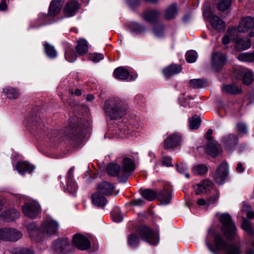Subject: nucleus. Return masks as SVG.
<instances>
[{
	"label": "nucleus",
	"instance_id": "obj_23",
	"mask_svg": "<svg viewBox=\"0 0 254 254\" xmlns=\"http://www.w3.org/2000/svg\"><path fill=\"white\" fill-rule=\"evenodd\" d=\"M114 188L113 184L103 182L97 186V191L104 195H108L112 194Z\"/></svg>",
	"mask_w": 254,
	"mask_h": 254
},
{
	"label": "nucleus",
	"instance_id": "obj_22",
	"mask_svg": "<svg viewBox=\"0 0 254 254\" xmlns=\"http://www.w3.org/2000/svg\"><path fill=\"white\" fill-rule=\"evenodd\" d=\"M239 37L238 34L237 30L235 27L229 28L227 30V34L223 37L222 40L224 45L228 44L231 41H235Z\"/></svg>",
	"mask_w": 254,
	"mask_h": 254
},
{
	"label": "nucleus",
	"instance_id": "obj_62",
	"mask_svg": "<svg viewBox=\"0 0 254 254\" xmlns=\"http://www.w3.org/2000/svg\"><path fill=\"white\" fill-rule=\"evenodd\" d=\"M7 8L6 0H2L0 3V10H4Z\"/></svg>",
	"mask_w": 254,
	"mask_h": 254
},
{
	"label": "nucleus",
	"instance_id": "obj_43",
	"mask_svg": "<svg viewBox=\"0 0 254 254\" xmlns=\"http://www.w3.org/2000/svg\"><path fill=\"white\" fill-rule=\"evenodd\" d=\"M208 171L207 166L203 164H199L195 166L192 170L193 173L196 175H201Z\"/></svg>",
	"mask_w": 254,
	"mask_h": 254
},
{
	"label": "nucleus",
	"instance_id": "obj_45",
	"mask_svg": "<svg viewBox=\"0 0 254 254\" xmlns=\"http://www.w3.org/2000/svg\"><path fill=\"white\" fill-rule=\"evenodd\" d=\"M44 46L45 52L49 57L55 58L57 56V52L53 46L47 43H45Z\"/></svg>",
	"mask_w": 254,
	"mask_h": 254
},
{
	"label": "nucleus",
	"instance_id": "obj_25",
	"mask_svg": "<svg viewBox=\"0 0 254 254\" xmlns=\"http://www.w3.org/2000/svg\"><path fill=\"white\" fill-rule=\"evenodd\" d=\"M91 198L93 204L98 207H103L107 203L105 195L98 191L92 195Z\"/></svg>",
	"mask_w": 254,
	"mask_h": 254
},
{
	"label": "nucleus",
	"instance_id": "obj_4",
	"mask_svg": "<svg viewBox=\"0 0 254 254\" xmlns=\"http://www.w3.org/2000/svg\"><path fill=\"white\" fill-rule=\"evenodd\" d=\"M219 219L222 224L221 230L224 236L229 239L234 238L236 236V227L230 215L223 213L220 215Z\"/></svg>",
	"mask_w": 254,
	"mask_h": 254
},
{
	"label": "nucleus",
	"instance_id": "obj_9",
	"mask_svg": "<svg viewBox=\"0 0 254 254\" xmlns=\"http://www.w3.org/2000/svg\"><path fill=\"white\" fill-rule=\"evenodd\" d=\"M228 175V164L223 163L220 165L215 171L213 175V179L215 182L219 184H222Z\"/></svg>",
	"mask_w": 254,
	"mask_h": 254
},
{
	"label": "nucleus",
	"instance_id": "obj_26",
	"mask_svg": "<svg viewBox=\"0 0 254 254\" xmlns=\"http://www.w3.org/2000/svg\"><path fill=\"white\" fill-rule=\"evenodd\" d=\"M156 197L162 204H168L171 201L172 195L170 191L165 189L157 192Z\"/></svg>",
	"mask_w": 254,
	"mask_h": 254
},
{
	"label": "nucleus",
	"instance_id": "obj_49",
	"mask_svg": "<svg viewBox=\"0 0 254 254\" xmlns=\"http://www.w3.org/2000/svg\"><path fill=\"white\" fill-rule=\"evenodd\" d=\"M241 211L245 213L248 218L250 219L254 218V212L251 210V207L249 205L244 204Z\"/></svg>",
	"mask_w": 254,
	"mask_h": 254
},
{
	"label": "nucleus",
	"instance_id": "obj_64",
	"mask_svg": "<svg viewBox=\"0 0 254 254\" xmlns=\"http://www.w3.org/2000/svg\"><path fill=\"white\" fill-rule=\"evenodd\" d=\"M94 98V97L92 95H88L86 97V100L88 101H92Z\"/></svg>",
	"mask_w": 254,
	"mask_h": 254
},
{
	"label": "nucleus",
	"instance_id": "obj_48",
	"mask_svg": "<svg viewBox=\"0 0 254 254\" xmlns=\"http://www.w3.org/2000/svg\"><path fill=\"white\" fill-rule=\"evenodd\" d=\"M206 84L205 81L202 79H191L190 81V85L194 88H200Z\"/></svg>",
	"mask_w": 254,
	"mask_h": 254
},
{
	"label": "nucleus",
	"instance_id": "obj_6",
	"mask_svg": "<svg viewBox=\"0 0 254 254\" xmlns=\"http://www.w3.org/2000/svg\"><path fill=\"white\" fill-rule=\"evenodd\" d=\"M22 237V233L13 228L0 229V241H17Z\"/></svg>",
	"mask_w": 254,
	"mask_h": 254
},
{
	"label": "nucleus",
	"instance_id": "obj_53",
	"mask_svg": "<svg viewBox=\"0 0 254 254\" xmlns=\"http://www.w3.org/2000/svg\"><path fill=\"white\" fill-rule=\"evenodd\" d=\"M163 30L164 28L161 25L156 26L153 29V33L158 37H161L163 35Z\"/></svg>",
	"mask_w": 254,
	"mask_h": 254
},
{
	"label": "nucleus",
	"instance_id": "obj_13",
	"mask_svg": "<svg viewBox=\"0 0 254 254\" xmlns=\"http://www.w3.org/2000/svg\"><path fill=\"white\" fill-rule=\"evenodd\" d=\"M24 214L29 218H35L39 214L40 208L38 204L29 203L25 204L22 207Z\"/></svg>",
	"mask_w": 254,
	"mask_h": 254
},
{
	"label": "nucleus",
	"instance_id": "obj_19",
	"mask_svg": "<svg viewBox=\"0 0 254 254\" xmlns=\"http://www.w3.org/2000/svg\"><path fill=\"white\" fill-rule=\"evenodd\" d=\"M74 168H71L67 172L66 176L67 189L69 192L74 194L76 192L78 186L73 180Z\"/></svg>",
	"mask_w": 254,
	"mask_h": 254
},
{
	"label": "nucleus",
	"instance_id": "obj_46",
	"mask_svg": "<svg viewBox=\"0 0 254 254\" xmlns=\"http://www.w3.org/2000/svg\"><path fill=\"white\" fill-rule=\"evenodd\" d=\"M242 228L249 235H252L254 233L251 222L245 218H243Z\"/></svg>",
	"mask_w": 254,
	"mask_h": 254
},
{
	"label": "nucleus",
	"instance_id": "obj_44",
	"mask_svg": "<svg viewBox=\"0 0 254 254\" xmlns=\"http://www.w3.org/2000/svg\"><path fill=\"white\" fill-rule=\"evenodd\" d=\"M186 61L190 63H194L197 58V54L194 50L188 51L185 55Z\"/></svg>",
	"mask_w": 254,
	"mask_h": 254
},
{
	"label": "nucleus",
	"instance_id": "obj_34",
	"mask_svg": "<svg viewBox=\"0 0 254 254\" xmlns=\"http://www.w3.org/2000/svg\"><path fill=\"white\" fill-rule=\"evenodd\" d=\"M178 12L177 5L173 4L167 7L165 12V18L167 20H171L174 19Z\"/></svg>",
	"mask_w": 254,
	"mask_h": 254
},
{
	"label": "nucleus",
	"instance_id": "obj_57",
	"mask_svg": "<svg viewBox=\"0 0 254 254\" xmlns=\"http://www.w3.org/2000/svg\"><path fill=\"white\" fill-rule=\"evenodd\" d=\"M219 196V194L216 193L215 195L211 196L209 198L207 199V206L214 204L218 199Z\"/></svg>",
	"mask_w": 254,
	"mask_h": 254
},
{
	"label": "nucleus",
	"instance_id": "obj_55",
	"mask_svg": "<svg viewBox=\"0 0 254 254\" xmlns=\"http://www.w3.org/2000/svg\"><path fill=\"white\" fill-rule=\"evenodd\" d=\"M172 158L170 156H164L162 158V164L163 166L170 167L172 166Z\"/></svg>",
	"mask_w": 254,
	"mask_h": 254
},
{
	"label": "nucleus",
	"instance_id": "obj_38",
	"mask_svg": "<svg viewBox=\"0 0 254 254\" xmlns=\"http://www.w3.org/2000/svg\"><path fill=\"white\" fill-rule=\"evenodd\" d=\"M232 4L231 0H221L217 4V9L222 12L228 10Z\"/></svg>",
	"mask_w": 254,
	"mask_h": 254
},
{
	"label": "nucleus",
	"instance_id": "obj_5",
	"mask_svg": "<svg viewBox=\"0 0 254 254\" xmlns=\"http://www.w3.org/2000/svg\"><path fill=\"white\" fill-rule=\"evenodd\" d=\"M63 4V0H53L49 8L47 14L41 13L39 18L44 21L45 24H50L52 22V18L56 16L61 10Z\"/></svg>",
	"mask_w": 254,
	"mask_h": 254
},
{
	"label": "nucleus",
	"instance_id": "obj_63",
	"mask_svg": "<svg viewBox=\"0 0 254 254\" xmlns=\"http://www.w3.org/2000/svg\"><path fill=\"white\" fill-rule=\"evenodd\" d=\"M212 129H208L207 131V134H208V139L209 140V141H211V134H212Z\"/></svg>",
	"mask_w": 254,
	"mask_h": 254
},
{
	"label": "nucleus",
	"instance_id": "obj_41",
	"mask_svg": "<svg viewBox=\"0 0 254 254\" xmlns=\"http://www.w3.org/2000/svg\"><path fill=\"white\" fill-rule=\"evenodd\" d=\"M19 216V213L14 208H11L5 212L4 218L7 221H11L17 218Z\"/></svg>",
	"mask_w": 254,
	"mask_h": 254
},
{
	"label": "nucleus",
	"instance_id": "obj_40",
	"mask_svg": "<svg viewBox=\"0 0 254 254\" xmlns=\"http://www.w3.org/2000/svg\"><path fill=\"white\" fill-rule=\"evenodd\" d=\"M157 191L150 189L145 190L141 192V195L148 201H152L157 196Z\"/></svg>",
	"mask_w": 254,
	"mask_h": 254
},
{
	"label": "nucleus",
	"instance_id": "obj_56",
	"mask_svg": "<svg viewBox=\"0 0 254 254\" xmlns=\"http://www.w3.org/2000/svg\"><path fill=\"white\" fill-rule=\"evenodd\" d=\"M237 131L242 133H245L247 132V127L246 125L243 123L237 124Z\"/></svg>",
	"mask_w": 254,
	"mask_h": 254
},
{
	"label": "nucleus",
	"instance_id": "obj_10",
	"mask_svg": "<svg viewBox=\"0 0 254 254\" xmlns=\"http://www.w3.org/2000/svg\"><path fill=\"white\" fill-rule=\"evenodd\" d=\"M226 60L224 55L220 52H214L212 55L211 63L212 68L219 71L224 66Z\"/></svg>",
	"mask_w": 254,
	"mask_h": 254
},
{
	"label": "nucleus",
	"instance_id": "obj_27",
	"mask_svg": "<svg viewBox=\"0 0 254 254\" xmlns=\"http://www.w3.org/2000/svg\"><path fill=\"white\" fill-rule=\"evenodd\" d=\"M209 20L214 29L219 31L224 29L225 23L218 16L211 15L209 17Z\"/></svg>",
	"mask_w": 254,
	"mask_h": 254
},
{
	"label": "nucleus",
	"instance_id": "obj_14",
	"mask_svg": "<svg viewBox=\"0 0 254 254\" xmlns=\"http://www.w3.org/2000/svg\"><path fill=\"white\" fill-rule=\"evenodd\" d=\"M69 246V242L66 239H58L52 243V248L57 253H65Z\"/></svg>",
	"mask_w": 254,
	"mask_h": 254
},
{
	"label": "nucleus",
	"instance_id": "obj_15",
	"mask_svg": "<svg viewBox=\"0 0 254 254\" xmlns=\"http://www.w3.org/2000/svg\"><path fill=\"white\" fill-rule=\"evenodd\" d=\"M254 27V18L248 16L244 18L240 22L238 27L236 28L239 33H245Z\"/></svg>",
	"mask_w": 254,
	"mask_h": 254
},
{
	"label": "nucleus",
	"instance_id": "obj_54",
	"mask_svg": "<svg viewBox=\"0 0 254 254\" xmlns=\"http://www.w3.org/2000/svg\"><path fill=\"white\" fill-rule=\"evenodd\" d=\"M103 58L104 56L101 54L95 53L90 56V60L95 63L99 62L100 61L103 59Z\"/></svg>",
	"mask_w": 254,
	"mask_h": 254
},
{
	"label": "nucleus",
	"instance_id": "obj_47",
	"mask_svg": "<svg viewBox=\"0 0 254 254\" xmlns=\"http://www.w3.org/2000/svg\"><path fill=\"white\" fill-rule=\"evenodd\" d=\"M65 58L69 62H73L76 59V55L72 49H67L65 52Z\"/></svg>",
	"mask_w": 254,
	"mask_h": 254
},
{
	"label": "nucleus",
	"instance_id": "obj_17",
	"mask_svg": "<svg viewBox=\"0 0 254 254\" xmlns=\"http://www.w3.org/2000/svg\"><path fill=\"white\" fill-rule=\"evenodd\" d=\"M135 164L133 160L129 158L126 157L123 160V168L122 175L128 177L135 169Z\"/></svg>",
	"mask_w": 254,
	"mask_h": 254
},
{
	"label": "nucleus",
	"instance_id": "obj_20",
	"mask_svg": "<svg viewBox=\"0 0 254 254\" xmlns=\"http://www.w3.org/2000/svg\"><path fill=\"white\" fill-rule=\"evenodd\" d=\"M182 70L181 65L177 64H171L163 69V73L166 78H169L180 73Z\"/></svg>",
	"mask_w": 254,
	"mask_h": 254
},
{
	"label": "nucleus",
	"instance_id": "obj_33",
	"mask_svg": "<svg viewBox=\"0 0 254 254\" xmlns=\"http://www.w3.org/2000/svg\"><path fill=\"white\" fill-rule=\"evenodd\" d=\"M242 80L244 84L249 85L254 80V74L252 71L248 69H243L241 71Z\"/></svg>",
	"mask_w": 254,
	"mask_h": 254
},
{
	"label": "nucleus",
	"instance_id": "obj_2",
	"mask_svg": "<svg viewBox=\"0 0 254 254\" xmlns=\"http://www.w3.org/2000/svg\"><path fill=\"white\" fill-rule=\"evenodd\" d=\"M139 238L150 245H157L159 242L158 235L146 226H140L137 230L130 234L127 238V244L130 247L138 246Z\"/></svg>",
	"mask_w": 254,
	"mask_h": 254
},
{
	"label": "nucleus",
	"instance_id": "obj_52",
	"mask_svg": "<svg viewBox=\"0 0 254 254\" xmlns=\"http://www.w3.org/2000/svg\"><path fill=\"white\" fill-rule=\"evenodd\" d=\"M123 133L125 134V136L128 138H131L134 137H136L138 135L137 133L134 131L131 130L129 128H126L123 130Z\"/></svg>",
	"mask_w": 254,
	"mask_h": 254
},
{
	"label": "nucleus",
	"instance_id": "obj_51",
	"mask_svg": "<svg viewBox=\"0 0 254 254\" xmlns=\"http://www.w3.org/2000/svg\"><path fill=\"white\" fill-rule=\"evenodd\" d=\"M111 214L115 222H120L123 220V217L118 210L113 211Z\"/></svg>",
	"mask_w": 254,
	"mask_h": 254
},
{
	"label": "nucleus",
	"instance_id": "obj_30",
	"mask_svg": "<svg viewBox=\"0 0 254 254\" xmlns=\"http://www.w3.org/2000/svg\"><path fill=\"white\" fill-rule=\"evenodd\" d=\"M235 48L239 51L245 50L251 46V41L248 39H236L235 40Z\"/></svg>",
	"mask_w": 254,
	"mask_h": 254
},
{
	"label": "nucleus",
	"instance_id": "obj_35",
	"mask_svg": "<svg viewBox=\"0 0 254 254\" xmlns=\"http://www.w3.org/2000/svg\"><path fill=\"white\" fill-rule=\"evenodd\" d=\"M76 49L79 55L85 54L88 51L87 42L84 39L79 40L77 42Z\"/></svg>",
	"mask_w": 254,
	"mask_h": 254
},
{
	"label": "nucleus",
	"instance_id": "obj_11",
	"mask_svg": "<svg viewBox=\"0 0 254 254\" xmlns=\"http://www.w3.org/2000/svg\"><path fill=\"white\" fill-rule=\"evenodd\" d=\"M114 77L122 80L132 81L137 78V74H130L127 69L123 67H119L114 71Z\"/></svg>",
	"mask_w": 254,
	"mask_h": 254
},
{
	"label": "nucleus",
	"instance_id": "obj_50",
	"mask_svg": "<svg viewBox=\"0 0 254 254\" xmlns=\"http://www.w3.org/2000/svg\"><path fill=\"white\" fill-rule=\"evenodd\" d=\"M177 170L180 174H184L187 178H190V175L188 173V167L186 164L181 163L176 167Z\"/></svg>",
	"mask_w": 254,
	"mask_h": 254
},
{
	"label": "nucleus",
	"instance_id": "obj_58",
	"mask_svg": "<svg viewBox=\"0 0 254 254\" xmlns=\"http://www.w3.org/2000/svg\"><path fill=\"white\" fill-rule=\"evenodd\" d=\"M16 254H34L32 250L27 249H19L17 250Z\"/></svg>",
	"mask_w": 254,
	"mask_h": 254
},
{
	"label": "nucleus",
	"instance_id": "obj_42",
	"mask_svg": "<svg viewBox=\"0 0 254 254\" xmlns=\"http://www.w3.org/2000/svg\"><path fill=\"white\" fill-rule=\"evenodd\" d=\"M238 59L245 62H254V52L242 53L238 56Z\"/></svg>",
	"mask_w": 254,
	"mask_h": 254
},
{
	"label": "nucleus",
	"instance_id": "obj_18",
	"mask_svg": "<svg viewBox=\"0 0 254 254\" xmlns=\"http://www.w3.org/2000/svg\"><path fill=\"white\" fill-rule=\"evenodd\" d=\"M238 138L234 134L226 135L223 139V143L226 150L231 151L235 149L236 145L238 144Z\"/></svg>",
	"mask_w": 254,
	"mask_h": 254
},
{
	"label": "nucleus",
	"instance_id": "obj_24",
	"mask_svg": "<svg viewBox=\"0 0 254 254\" xmlns=\"http://www.w3.org/2000/svg\"><path fill=\"white\" fill-rule=\"evenodd\" d=\"M16 169L19 174H24L26 172L31 173L34 167L27 161H20L17 163Z\"/></svg>",
	"mask_w": 254,
	"mask_h": 254
},
{
	"label": "nucleus",
	"instance_id": "obj_3",
	"mask_svg": "<svg viewBox=\"0 0 254 254\" xmlns=\"http://www.w3.org/2000/svg\"><path fill=\"white\" fill-rule=\"evenodd\" d=\"M104 109L107 117L112 120H117L125 115L127 105L124 100L114 97L105 102Z\"/></svg>",
	"mask_w": 254,
	"mask_h": 254
},
{
	"label": "nucleus",
	"instance_id": "obj_36",
	"mask_svg": "<svg viewBox=\"0 0 254 254\" xmlns=\"http://www.w3.org/2000/svg\"><path fill=\"white\" fill-rule=\"evenodd\" d=\"M128 28L130 32L136 34H141L145 31V28L143 26L134 22H130L128 26Z\"/></svg>",
	"mask_w": 254,
	"mask_h": 254
},
{
	"label": "nucleus",
	"instance_id": "obj_8",
	"mask_svg": "<svg viewBox=\"0 0 254 254\" xmlns=\"http://www.w3.org/2000/svg\"><path fill=\"white\" fill-rule=\"evenodd\" d=\"M59 228L58 222L52 218L47 219L40 227L41 230L44 234L49 236L56 234Z\"/></svg>",
	"mask_w": 254,
	"mask_h": 254
},
{
	"label": "nucleus",
	"instance_id": "obj_31",
	"mask_svg": "<svg viewBox=\"0 0 254 254\" xmlns=\"http://www.w3.org/2000/svg\"><path fill=\"white\" fill-rule=\"evenodd\" d=\"M221 89L224 94H237L242 92V90L234 84L224 85Z\"/></svg>",
	"mask_w": 254,
	"mask_h": 254
},
{
	"label": "nucleus",
	"instance_id": "obj_59",
	"mask_svg": "<svg viewBox=\"0 0 254 254\" xmlns=\"http://www.w3.org/2000/svg\"><path fill=\"white\" fill-rule=\"evenodd\" d=\"M236 170L238 173H243L244 171L243 164L241 162L238 163L236 167Z\"/></svg>",
	"mask_w": 254,
	"mask_h": 254
},
{
	"label": "nucleus",
	"instance_id": "obj_29",
	"mask_svg": "<svg viewBox=\"0 0 254 254\" xmlns=\"http://www.w3.org/2000/svg\"><path fill=\"white\" fill-rule=\"evenodd\" d=\"M207 153L213 157H216L219 153L218 145L212 141H209L206 146Z\"/></svg>",
	"mask_w": 254,
	"mask_h": 254
},
{
	"label": "nucleus",
	"instance_id": "obj_7",
	"mask_svg": "<svg viewBox=\"0 0 254 254\" xmlns=\"http://www.w3.org/2000/svg\"><path fill=\"white\" fill-rule=\"evenodd\" d=\"M183 139L182 135L179 132L169 135L164 141L163 147L165 149L173 148L182 144Z\"/></svg>",
	"mask_w": 254,
	"mask_h": 254
},
{
	"label": "nucleus",
	"instance_id": "obj_61",
	"mask_svg": "<svg viewBox=\"0 0 254 254\" xmlns=\"http://www.w3.org/2000/svg\"><path fill=\"white\" fill-rule=\"evenodd\" d=\"M196 203L199 206H202V205H207V200H206L203 198L198 199L196 202Z\"/></svg>",
	"mask_w": 254,
	"mask_h": 254
},
{
	"label": "nucleus",
	"instance_id": "obj_39",
	"mask_svg": "<svg viewBox=\"0 0 254 254\" xmlns=\"http://www.w3.org/2000/svg\"><path fill=\"white\" fill-rule=\"evenodd\" d=\"M201 120L199 117L194 115L189 121V127L191 129H196L200 125Z\"/></svg>",
	"mask_w": 254,
	"mask_h": 254
},
{
	"label": "nucleus",
	"instance_id": "obj_28",
	"mask_svg": "<svg viewBox=\"0 0 254 254\" xmlns=\"http://www.w3.org/2000/svg\"><path fill=\"white\" fill-rule=\"evenodd\" d=\"M160 16V12L157 10H151L144 12V19L148 22L154 23L157 21Z\"/></svg>",
	"mask_w": 254,
	"mask_h": 254
},
{
	"label": "nucleus",
	"instance_id": "obj_60",
	"mask_svg": "<svg viewBox=\"0 0 254 254\" xmlns=\"http://www.w3.org/2000/svg\"><path fill=\"white\" fill-rule=\"evenodd\" d=\"M132 203L135 205L140 206L144 204V201L141 199H136L132 201Z\"/></svg>",
	"mask_w": 254,
	"mask_h": 254
},
{
	"label": "nucleus",
	"instance_id": "obj_32",
	"mask_svg": "<svg viewBox=\"0 0 254 254\" xmlns=\"http://www.w3.org/2000/svg\"><path fill=\"white\" fill-rule=\"evenodd\" d=\"M107 171L110 176L119 177L123 176L120 166L117 164H109L107 167Z\"/></svg>",
	"mask_w": 254,
	"mask_h": 254
},
{
	"label": "nucleus",
	"instance_id": "obj_12",
	"mask_svg": "<svg viewBox=\"0 0 254 254\" xmlns=\"http://www.w3.org/2000/svg\"><path fill=\"white\" fill-rule=\"evenodd\" d=\"M73 243L75 246L81 250H86L90 248V242L85 236L80 234H75L73 237Z\"/></svg>",
	"mask_w": 254,
	"mask_h": 254
},
{
	"label": "nucleus",
	"instance_id": "obj_21",
	"mask_svg": "<svg viewBox=\"0 0 254 254\" xmlns=\"http://www.w3.org/2000/svg\"><path fill=\"white\" fill-rule=\"evenodd\" d=\"M79 6L76 0H72L66 4L64 8V12L66 16H72L77 12Z\"/></svg>",
	"mask_w": 254,
	"mask_h": 254
},
{
	"label": "nucleus",
	"instance_id": "obj_37",
	"mask_svg": "<svg viewBox=\"0 0 254 254\" xmlns=\"http://www.w3.org/2000/svg\"><path fill=\"white\" fill-rule=\"evenodd\" d=\"M3 92L9 99H16L19 95V93L17 89L11 87H7L3 88Z\"/></svg>",
	"mask_w": 254,
	"mask_h": 254
},
{
	"label": "nucleus",
	"instance_id": "obj_1",
	"mask_svg": "<svg viewBox=\"0 0 254 254\" xmlns=\"http://www.w3.org/2000/svg\"><path fill=\"white\" fill-rule=\"evenodd\" d=\"M205 244L208 250L214 254H218L219 251L226 250V254H241L240 245L232 244L227 247V243L220 234L209 230L205 239Z\"/></svg>",
	"mask_w": 254,
	"mask_h": 254
},
{
	"label": "nucleus",
	"instance_id": "obj_16",
	"mask_svg": "<svg viewBox=\"0 0 254 254\" xmlns=\"http://www.w3.org/2000/svg\"><path fill=\"white\" fill-rule=\"evenodd\" d=\"M213 188V183L208 180H204L201 183L193 186L195 193L199 195L210 191Z\"/></svg>",
	"mask_w": 254,
	"mask_h": 254
}]
</instances>
